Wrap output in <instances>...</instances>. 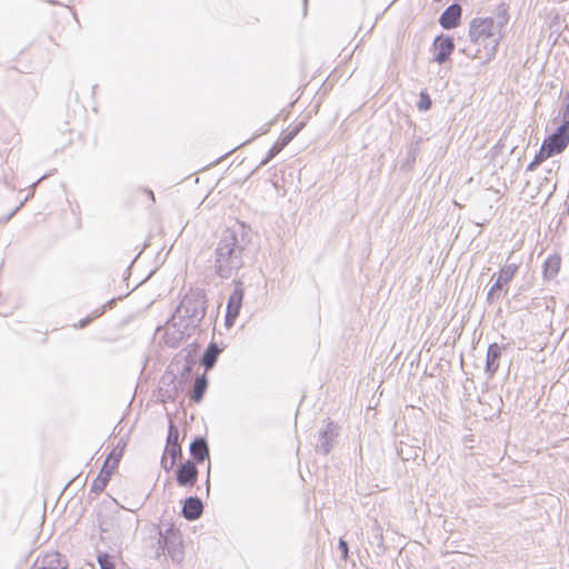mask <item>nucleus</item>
<instances>
[{"label":"nucleus","instance_id":"1","mask_svg":"<svg viewBox=\"0 0 569 569\" xmlns=\"http://www.w3.org/2000/svg\"><path fill=\"white\" fill-rule=\"evenodd\" d=\"M509 22L508 6L501 2L497 6L493 17H477L469 24L470 44L462 52L482 62L490 61L497 53L503 39L502 29Z\"/></svg>","mask_w":569,"mask_h":569},{"label":"nucleus","instance_id":"2","mask_svg":"<svg viewBox=\"0 0 569 569\" xmlns=\"http://www.w3.org/2000/svg\"><path fill=\"white\" fill-rule=\"evenodd\" d=\"M249 231L243 223H236L221 233L214 250V271L220 278L229 279L243 267L250 243Z\"/></svg>","mask_w":569,"mask_h":569},{"label":"nucleus","instance_id":"3","mask_svg":"<svg viewBox=\"0 0 569 569\" xmlns=\"http://www.w3.org/2000/svg\"><path fill=\"white\" fill-rule=\"evenodd\" d=\"M206 295L201 289H190L176 308L170 323L180 335V339L192 336L206 316Z\"/></svg>","mask_w":569,"mask_h":569},{"label":"nucleus","instance_id":"4","mask_svg":"<svg viewBox=\"0 0 569 569\" xmlns=\"http://www.w3.org/2000/svg\"><path fill=\"white\" fill-rule=\"evenodd\" d=\"M161 535V542L167 547V553L173 562L180 563L183 560V542L181 533L172 525L166 529L164 532L159 531Z\"/></svg>","mask_w":569,"mask_h":569},{"label":"nucleus","instance_id":"5","mask_svg":"<svg viewBox=\"0 0 569 569\" xmlns=\"http://www.w3.org/2000/svg\"><path fill=\"white\" fill-rule=\"evenodd\" d=\"M569 143V126L561 123L556 131L549 134L541 147L547 151V156L561 153Z\"/></svg>","mask_w":569,"mask_h":569},{"label":"nucleus","instance_id":"6","mask_svg":"<svg viewBox=\"0 0 569 569\" xmlns=\"http://www.w3.org/2000/svg\"><path fill=\"white\" fill-rule=\"evenodd\" d=\"M518 269L519 264L517 263H506L501 267L498 278L487 292L488 303H493L499 299L500 296L498 292L502 291L505 286L512 280Z\"/></svg>","mask_w":569,"mask_h":569},{"label":"nucleus","instance_id":"7","mask_svg":"<svg viewBox=\"0 0 569 569\" xmlns=\"http://www.w3.org/2000/svg\"><path fill=\"white\" fill-rule=\"evenodd\" d=\"M338 435L339 426L333 421H328L326 428L319 431L316 451L322 455H328L333 448Z\"/></svg>","mask_w":569,"mask_h":569},{"label":"nucleus","instance_id":"8","mask_svg":"<svg viewBox=\"0 0 569 569\" xmlns=\"http://www.w3.org/2000/svg\"><path fill=\"white\" fill-rule=\"evenodd\" d=\"M122 456V448L120 449L119 455L117 456L116 460L112 463H108V460L104 461L99 475L93 480L90 491L99 495L101 493L107 483L109 482L114 469L118 467L120 458Z\"/></svg>","mask_w":569,"mask_h":569},{"label":"nucleus","instance_id":"9","mask_svg":"<svg viewBox=\"0 0 569 569\" xmlns=\"http://www.w3.org/2000/svg\"><path fill=\"white\" fill-rule=\"evenodd\" d=\"M242 300L243 289L241 288L240 283H237L227 303L226 325L228 327L232 326L237 317L239 316L242 306Z\"/></svg>","mask_w":569,"mask_h":569},{"label":"nucleus","instance_id":"10","mask_svg":"<svg viewBox=\"0 0 569 569\" xmlns=\"http://www.w3.org/2000/svg\"><path fill=\"white\" fill-rule=\"evenodd\" d=\"M435 54L433 61L439 64L445 63L455 50L453 39L449 36L440 34L433 41Z\"/></svg>","mask_w":569,"mask_h":569},{"label":"nucleus","instance_id":"11","mask_svg":"<svg viewBox=\"0 0 569 569\" xmlns=\"http://www.w3.org/2000/svg\"><path fill=\"white\" fill-rule=\"evenodd\" d=\"M176 479L181 487L193 486L198 480L197 465L191 460L181 463L176 471Z\"/></svg>","mask_w":569,"mask_h":569},{"label":"nucleus","instance_id":"12","mask_svg":"<svg viewBox=\"0 0 569 569\" xmlns=\"http://www.w3.org/2000/svg\"><path fill=\"white\" fill-rule=\"evenodd\" d=\"M30 569H68V563L59 552H49L38 557Z\"/></svg>","mask_w":569,"mask_h":569},{"label":"nucleus","instance_id":"13","mask_svg":"<svg viewBox=\"0 0 569 569\" xmlns=\"http://www.w3.org/2000/svg\"><path fill=\"white\" fill-rule=\"evenodd\" d=\"M462 9L460 4L452 3L440 14L439 23L445 30L456 28L460 23Z\"/></svg>","mask_w":569,"mask_h":569},{"label":"nucleus","instance_id":"14","mask_svg":"<svg viewBox=\"0 0 569 569\" xmlns=\"http://www.w3.org/2000/svg\"><path fill=\"white\" fill-rule=\"evenodd\" d=\"M190 456L196 465L209 459L208 441L202 436H197L189 446Z\"/></svg>","mask_w":569,"mask_h":569},{"label":"nucleus","instance_id":"15","mask_svg":"<svg viewBox=\"0 0 569 569\" xmlns=\"http://www.w3.org/2000/svg\"><path fill=\"white\" fill-rule=\"evenodd\" d=\"M203 511V503L197 496H190L184 499L182 506V516L189 521L197 520L201 517Z\"/></svg>","mask_w":569,"mask_h":569},{"label":"nucleus","instance_id":"16","mask_svg":"<svg viewBox=\"0 0 569 569\" xmlns=\"http://www.w3.org/2000/svg\"><path fill=\"white\" fill-rule=\"evenodd\" d=\"M501 357V347L493 342L490 343L487 350L486 368L485 371L489 378L493 377L499 368V359Z\"/></svg>","mask_w":569,"mask_h":569},{"label":"nucleus","instance_id":"17","mask_svg":"<svg viewBox=\"0 0 569 569\" xmlns=\"http://www.w3.org/2000/svg\"><path fill=\"white\" fill-rule=\"evenodd\" d=\"M221 351L222 349L216 342H210L208 345L201 357V365L206 371L211 370L214 367Z\"/></svg>","mask_w":569,"mask_h":569},{"label":"nucleus","instance_id":"18","mask_svg":"<svg viewBox=\"0 0 569 569\" xmlns=\"http://www.w3.org/2000/svg\"><path fill=\"white\" fill-rule=\"evenodd\" d=\"M208 389V379L206 375H201L197 377V379L193 382L192 390L190 392V400L193 402L199 403L202 399Z\"/></svg>","mask_w":569,"mask_h":569},{"label":"nucleus","instance_id":"19","mask_svg":"<svg viewBox=\"0 0 569 569\" xmlns=\"http://www.w3.org/2000/svg\"><path fill=\"white\" fill-rule=\"evenodd\" d=\"M561 260L559 256H550L546 259L542 268L545 279L555 278L560 270Z\"/></svg>","mask_w":569,"mask_h":569},{"label":"nucleus","instance_id":"20","mask_svg":"<svg viewBox=\"0 0 569 569\" xmlns=\"http://www.w3.org/2000/svg\"><path fill=\"white\" fill-rule=\"evenodd\" d=\"M302 127L303 122L296 124L290 131L282 134L277 143L281 146V148L283 149L295 139V137L300 132Z\"/></svg>","mask_w":569,"mask_h":569},{"label":"nucleus","instance_id":"21","mask_svg":"<svg viewBox=\"0 0 569 569\" xmlns=\"http://www.w3.org/2000/svg\"><path fill=\"white\" fill-rule=\"evenodd\" d=\"M550 156H547V151L542 147H540V150L536 153L533 159L528 163L527 171H533L536 170L547 158Z\"/></svg>","mask_w":569,"mask_h":569},{"label":"nucleus","instance_id":"22","mask_svg":"<svg viewBox=\"0 0 569 569\" xmlns=\"http://www.w3.org/2000/svg\"><path fill=\"white\" fill-rule=\"evenodd\" d=\"M166 456H169L170 459L178 460L182 456V449L180 445H166L164 453Z\"/></svg>","mask_w":569,"mask_h":569},{"label":"nucleus","instance_id":"23","mask_svg":"<svg viewBox=\"0 0 569 569\" xmlns=\"http://www.w3.org/2000/svg\"><path fill=\"white\" fill-rule=\"evenodd\" d=\"M180 445L179 443V430L178 428L170 422L168 428L167 443L166 445Z\"/></svg>","mask_w":569,"mask_h":569},{"label":"nucleus","instance_id":"24","mask_svg":"<svg viewBox=\"0 0 569 569\" xmlns=\"http://www.w3.org/2000/svg\"><path fill=\"white\" fill-rule=\"evenodd\" d=\"M97 560L100 569H114V563L108 553H99Z\"/></svg>","mask_w":569,"mask_h":569},{"label":"nucleus","instance_id":"25","mask_svg":"<svg viewBox=\"0 0 569 569\" xmlns=\"http://www.w3.org/2000/svg\"><path fill=\"white\" fill-rule=\"evenodd\" d=\"M431 98L429 97V94L425 91H422L420 93V97H419V101H418V109L420 111H427L431 108Z\"/></svg>","mask_w":569,"mask_h":569},{"label":"nucleus","instance_id":"26","mask_svg":"<svg viewBox=\"0 0 569 569\" xmlns=\"http://www.w3.org/2000/svg\"><path fill=\"white\" fill-rule=\"evenodd\" d=\"M282 150L281 146L274 143L268 151L267 157L261 160L260 166H266L271 159H273Z\"/></svg>","mask_w":569,"mask_h":569},{"label":"nucleus","instance_id":"27","mask_svg":"<svg viewBox=\"0 0 569 569\" xmlns=\"http://www.w3.org/2000/svg\"><path fill=\"white\" fill-rule=\"evenodd\" d=\"M114 301H116L114 299L109 300L104 306H102V307H99V308L94 309V310L89 315V317H90L92 320H94V319H97V318L101 317V316L104 313V311H106V309H107V308H112V306L114 305Z\"/></svg>","mask_w":569,"mask_h":569},{"label":"nucleus","instance_id":"28","mask_svg":"<svg viewBox=\"0 0 569 569\" xmlns=\"http://www.w3.org/2000/svg\"><path fill=\"white\" fill-rule=\"evenodd\" d=\"M561 123L569 126V90L566 92L565 96V109Z\"/></svg>","mask_w":569,"mask_h":569},{"label":"nucleus","instance_id":"29","mask_svg":"<svg viewBox=\"0 0 569 569\" xmlns=\"http://www.w3.org/2000/svg\"><path fill=\"white\" fill-rule=\"evenodd\" d=\"M177 463V460H173V459H168V457L166 455L162 456L161 458V467L166 470V471H170Z\"/></svg>","mask_w":569,"mask_h":569},{"label":"nucleus","instance_id":"30","mask_svg":"<svg viewBox=\"0 0 569 569\" xmlns=\"http://www.w3.org/2000/svg\"><path fill=\"white\" fill-rule=\"evenodd\" d=\"M158 546H157V549L154 551V558L156 559H159L162 555H164L167 552V547L164 546V543L161 542V535L159 533V538H158Z\"/></svg>","mask_w":569,"mask_h":569},{"label":"nucleus","instance_id":"31","mask_svg":"<svg viewBox=\"0 0 569 569\" xmlns=\"http://www.w3.org/2000/svg\"><path fill=\"white\" fill-rule=\"evenodd\" d=\"M122 448V450L124 449V445H120L118 443L117 447L110 452V455L107 457L106 460H108V463H110V461H114L117 456L119 455L120 452V449Z\"/></svg>","mask_w":569,"mask_h":569},{"label":"nucleus","instance_id":"32","mask_svg":"<svg viewBox=\"0 0 569 569\" xmlns=\"http://www.w3.org/2000/svg\"><path fill=\"white\" fill-rule=\"evenodd\" d=\"M339 550L341 551L343 559H346L348 557L349 551L348 542L346 540H339Z\"/></svg>","mask_w":569,"mask_h":569},{"label":"nucleus","instance_id":"33","mask_svg":"<svg viewBox=\"0 0 569 569\" xmlns=\"http://www.w3.org/2000/svg\"><path fill=\"white\" fill-rule=\"evenodd\" d=\"M91 321H92V319L88 316V317H86V318L81 319V320L79 321V323H78V326H77V327H78V328H84V327H87Z\"/></svg>","mask_w":569,"mask_h":569},{"label":"nucleus","instance_id":"34","mask_svg":"<svg viewBox=\"0 0 569 569\" xmlns=\"http://www.w3.org/2000/svg\"><path fill=\"white\" fill-rule=\"evenodd\" d=\"M23 204V202H21L16 209H13L8 216L7 218L4 219V221H9L16 213L17 211L21 208V206Z\"/></svg>","mask_w":569,"mask_h":569},{"label":"nucleus","instance_id":"35","mask_svg":"<svg viewBox=\"0 0 569 569\" xmlns=\"http://www.w3.org/2000/svg\"><path fill=\"white\" fill-rule=\"evenodd\" d=\"M210 471H211V463L209 462L208 463V468H207V490L209 491V488H210Z\"/></svg>","mask_w":569,"mask_h":569},{"label":"nucleus","instance_id":"36","mask_svg":"<svg viewBox=\"0 0 569 569\" xmlns=\"http://www.w3.org/2000/svg\"><path fill=\"white\" fill-rule=\"evenodd\" d=\"M183 371L184 372H190L191 371V366L190 365H186Z\"/></svg>","mask_w":569,"mask_h":569},{"label":"nucleus","instance_id":"37","mask_svg":"<svg viewBox=\"0 0 569 569\" xmlns=\"http://www.w3.org/2000/svg\"><path fill=\"white\" fill-rule=\"evenodd\" d=\"M44 178H46V176H41V178H40L37 182H34V183L31 186V188H32V189H34V187L37 186V183H38L39 181H41L42 179H44Z\"/></svg>","mask_w":569,"mask_h":569},{"label":"nucleus","instance_id":"38","mask_svg":"<svg viewBox=\"0 0 569 569\" xmlns=\"http://www.w3.org/2000/svg\"><path fill=\"white\" fill-rule=\"evenodd\" d=\"M148 194L152 199V201H154V194H153V192L151 190L148 191Z\"/></svg>","mask_w":569,"mask_h":569},{"label":"nucleus","instance_id":"39","mask_svg":"<svg viewBox=\"0 0 569 569\" xmlns=\"http://www.w3.org/2000/svg\"><path fill=\"white\" fill-rule=\"evenodd\" d=\"M307 1H308V0H303V3H305V10L307 9Z\"/></svg>","mask_w":569,"mask_h":569},{"label":"nucleus","instance_id":"40","mask_svg":"<svg viewBox=\"0 0 569 569\" xmlns=\"http://www.w3.org/2000/svg\"><path fill=\"white\" fill-rule=\"evenodd\" d=\"M32 194H33V193H31V196H32ZM29 197H30V194H28V196L26 197L24 201L29 200Z\"/></svg>","mask_w":569,"mask_h":569}]
</instances>
